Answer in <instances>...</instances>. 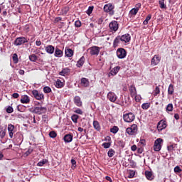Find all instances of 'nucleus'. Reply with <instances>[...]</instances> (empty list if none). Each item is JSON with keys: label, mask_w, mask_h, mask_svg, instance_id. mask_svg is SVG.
<instances>
[{"label": "nucleus", "mask_w": 182, "mask_h": 182, "mask_svg": "<svg viewBox=\"0 0 182 182\" xmlns=\"http://www.w3.org/2000/svg\"><path fill=\"white\" fill-rule=\"evenodd\" d=\"M129 92L132 97L136 96V94L137 93V91H136V87H134V85H131L129 87Z\"/></svg>", "instance_id": "nucleus-23"}, {"label": "nucleus", "mask_w": 182, "mask_h": 182, "mask_svg": "<svg viewBox=\"0 0 182 182\" xmlns=\"http://www.w3.org/2000/svg\"><path fill=\"white\" fill-rule=\"evenodd\" d=\"M141 6V4L139 3L136 5V8L132 9L130 11L129 14L131 15H136L137 12H139V9Z\"/></svg>", "instance_id": "nucleus-18"}, {"label": "nucleus", "mask_w": 182, "mask_h": 182, "mask_svg": "<svg viewBox=\"0 0 182 182\" xmlns=\"http://www.w3.org/2000/svg\"><path fill=\"white\" fill-rule=\"evenodd\" d=\"M54 55L55 58H62V56H63V51L57 47L55 48Z\"/></svg>", "instance_id": "nucleus-20"}, {"label": "nucleus", "mask_w": 182, "mask_h": 182, "mask_svg": "<svg viewBox=\"0 0 182 182\" xmlns=\"http://www.w3.org/2000/svg\"><path fill=\"white\" fill-rule=\"evenodd\" d=\"M136 102H140L141 100V97L140 95H137V93L134 96Z\"/></svg>", "instance_id": "nucleus-48"}, {"label": "nucleus", "mask_w": 182, "mask_h": 182, "mask_svg": "<svg viewBox=\"0 0 182 182\" xmlns=\"http://www.w3.org/2000/svg\"><path fill=\"white\" fill-rule=\"evenodd\" d=\"M70 73V70L68 68H63L59 73L60 76H66L68 73Z\"/></svg>", "instance_id": "nucleus-24"}, {"label": "nucleus", "mask_w": 182, "mask_h": 182, "mask_svg": "<svg viewBox=\"0 0 182 182\" xmlns=\"http://www.w3.org/2000/svg\"><path fill=\"white\" fill-rule=\"evenodd\" d=\"M111 32H116L119 29V23L116 21H112L109 25Z\"/></svg>", "instance_id": "nucleus-8"}, {"label": "nucleus", "mask_w": 182, "mask_h": 182, "mask_svg": "<svg viewBox=\"0 0 182 182\" xmlns=\"http://www.w3.org/2000/svg\"><path fill=\"white\" fill-rule=\"evenodd\" d=\"M35 113H37V114H42L43 113L46 112V108L43 107H36L34 109Z\"/></svg>", "instance_id": "nucleus-14"}, {"label": "nucleus", "mask_w": 182, "mask_h": 182, "mask_svg": "<svg viewBox=\"0 0 182 182\" xmlns=\"http://www.w3.org/2000/svg\"><path fill=\"white\" fill-rule=\"evenodd\" d=\"M71 119L73 120V122L74 123H77V119H79V116L76 115V114H73L72 117H71Z\"/></svg>", "instance_id": "nucleus-43"}, {"label": "nucleus", "mask_w": 182, "mask_h": 182, "mask_svg": "<svg viewBox=\"0 0 182 182\" xmlns=\"http://www.w3.org/2000/svg\"><path fill=\"white\" fill-rule=\"evenodd\" d=\"M31 102V100L29 99V97L28 95H23L21 96V102L23 104L29 103Z\"/></svg>", "instance_id": "nucleus-22"}, {"label": "nucleus", "mask_w": 182, "mask_h": 182, "mask_svg": "<svg viewBox=\"0 0 182 182\" xmlns=\"http://www.w3.org/2000/svg\"><path fill=\"white\" fill-rule=\"evenodd\" d=\"M161 144H163V139L158 138L156 139L154 144V151H160L161 150Z\"/></svg>", "instance_id": "nucleus-3"}, {"label": "nucleus", "mask_w": 182, "mask_h": 182, "mask_svg": "<svg viewBox=\"0 0 182 182\" xmlns=\"http://www.w3.org/2000/svg\"><path fill=\"white\" fill-rule=\"evenodd\" d=\"M97 22L98 25H102V23H103V18H98Z\"/></svg>", "instance_id": "nucleus-56"}, {"label": "nucleus", "mask_w": 182, "mask_h": 182, "mask_svg": "<svg viewBox=\"0 0 182 182\" xmlns=\"http://www.w3.org/2000/svg\"><path fill=\"white\" fill-rule=\"evenodd\" d=\"M8 132L10 139H13L14 134H15V132H16V130L15 129V126L12 124H9L8 125Z\"/></svg>", "instance_id": "nucleus-10"}, {"label": "nucleus", "mask_w": 182, "mask_h": 182, "mask_svg": "<svg viewBox=\"0 0 182 182\" xmlns=\"http://www.w3.org/2000/svg\"><path fill=\"white\" fill-rule=\"evenodd\" d=\"M12 97H14V99H18L19 97V94L16 93V92H14L13 95H12Z\"/></svg>", "instance_id": "nucleus-55"}, {"label": "nucleus", "mask_w": 182, "mask_h": 182, "mask_svg": "<svg viewBox=\"0 0 182 182\" xmlns=\"http://www.w3.org/2000/svg\"><path fill=\"white\" fill-rule=\"evenodd\" d=\"M168 151H173V150L174 149V146L173 145H170L168 146Z\"/></svg>", "instance_id": "nucleus-57"}, {"label": "nucleus", "mask_w": 182, "mask_h": 182, "mask_svg": "<svg viewBox=\"0 0 182 182\" xmlns=\"http://www.w3.org/2000/svg\"><path fill=\"white\" fill-rule=\"evenodd\" d=\"M55 87H58V89L63 87V82L60 80H58L55 82Z\"/></svg>", "instance_id": "nucleus-30"}, {"label": "nucleus", "mask_w": 182, "mask_h": 182, "mask_svg": "<svg viewBox=\"0 0 182 182\" xmlns=\"http://www.w3.org/2000/svg\"><path fill=\"white\" fill-rule=\"evenodd\" d=\"M36 59H38V57H36V55L33 54V55H29V60L31 62H36Z\"/></svg>", "instance_id": "nucleus-36"}, {"label": "nucleus", "mask_w": 182, "mask_h": 182, "mask_svg": "<svg viewBox=\"0 0 182 182\" xmlns=\"http://www.w3.org/2000/svg\"><path fill=\"white\" fill-rule=\"evenodd\" d=\"M28 43V39L24 37H18L14 41V45L16 46H21V45H23V43Z\"/></svg>", "instance_id": "nucleus-6"}, {"label": "nucleus", "mask_w": 182, "mask_h": 182, "mask_svg": "<svg viewBox=\"0 0 182 182\" xmlns=\"http://www.w3.org/2000/svg\"><path fill=\"white\" fill-rule=\"evenodd\" d=\"M74 112L75 113H77V114H83V111L79 108L75 109Z\"/></svg>", "instance_id": "nucleus-53"}, {"label": "nucleus", "mask_w": 182, "mask_h": 182, "mask_svg": "<svg viewBox=\"0 0 182 182\" xmlns=\"http://www.w3.org/2000/svg\"><path fill=\"white\" fill-rule=\"evenodd\" d=\"M145 176L147 180H153V173H151V171H146Z\"/></svg>", "instance_id": "nucleus-29"}, {"label": "nucleus", "mask_w": 182, "mask_h": 182, "mask_svg": "<svg viewBox=\"0 0 182 182\" xmlns=\"http://www.w3.org/2000/svg\"><path fill=\"white\" fill-rule=\"evenodd\" d=\"M126 132L127 134H129V136H134V134L137 133V125L132 124L130 127L127 128Z\"/></svg>", "instance_id": "nucleus-4"}, {"label": "nucleus", "mask_w": 182, "mask_h": 182, "mask_svg": "<svg viewBox=\"0 0 182 182\" xmlns=\"http://www.w3.org/2000/svg\"><path fill=\"white\" fill-rule=\"evenodd\" d=\"M6 112H7V113H12L14 112V108H12V107H9L6 109Z\"/></svg>", "instance_id": "nucleus-54"}, {"label": "nucleus", "mask_w": 182, "mask_h": 182, "mask_svg": "<svg viewBox=\"0 0 182 182\" xmlns=\"http://www.w3.org/2000/svg\"><path fill=\"white\" fill-rule=\"evenodd\" d=\"M139 143H140L141 144H143V146H144V143H146V141H144V139H141V140L139 141Z\"/></svg>", "instance_id": "nucleus-63"}, {"label": "nucleus", "mask_w": 182, "mask_h": 182, "mask_svg": "<svg viewBox=\"0 0 182 182\" xmlns=\"http://www.w3.org/2000/svg\"><path fill=\"white\" fill-rule=\"evenodd\" d=\"M49 136H50V137H51V139H55V137H56L57 134H56L55 132L52 131L49 133Z\"/></svg>", "instance_id": "nucleus-47"}, {"label": "nucleus", "mask_w": 182, "mask_h": 182, "mask_svg": "<svg viewBox=\"0 0 182 182\" xmlns=\"http://www.w3.org/2000/svg\"><path fill=\"white\" fill-rule=\"evenodd\" d=\"M43 92L44 93H50L52 92V89L48 86H46L43 87Z\"/></svg>", "instance_id": "nucleus-41"}, {"label": "nucleus", "mask_w": 182, "mask_h": 182, "mask_svg": "<svg viewBox=\"0 0 182 182\" xmlns=\"http://www.w3.org/2000/svg\"><path fill=\"white\" fill-rule=\"evenodd\" d=\"M166 112H173V104H168L166 106Z\"/></svg>", "instance_id": "nucleus-45"}, {"label": "nucleus", "mask_w": 182, "mask_h": 182, "mask_svg": "<svg viewBox=\"0 0 182 182\" xmlns=\"http://www.w3.org/2000/svg\"><path fill=\"white\" fill-rule=\"evenodd\" d=\"M174 117L176 120H178V119H180V117L177 114H175Z\"/></svg>", "instance_id": "nucleus-64"}, {"label": "nucleus", "mask_w": 182, "mask_h": 182, "mask_svg": "<svg viewBox=\"0 0 182 182\" xmlns=\"http://www.w3.org/2000/svg\"><path fill=\"white\" fill-rule=\"evenodd\" d=\"M111 133H113L114 134H116L117 132H119V127L114 126L112 128L110 129Z\"/></svg>", "instance_id": "nucleus-34"}, {"label": "nucleus", "mask_w": 182, "mask_h": 182, "mask_svg": "<svg viewBox=\"0 0 182 182\" xmlns=\"http://www.w3.org/2000/svg\"><path fill=\"white\" fill-rule=\"evenodd\" d=\"M93 126H94V128L95 129V130H97V131L100 130V124H99V122L94 121Z\"/></svg>", "instance_id": "nucleus-32"}, {"label": "nucleus", "mask_w": 182, "mask_h": 182, "mask_svg": "<svg viewBox=\"0 0 182 182\" xmlns=\"http://www.w3.org/2000/svg\"><path fill=\"white\" fill-rule=\"evenodd\" d=\"M46 52L50 55H53L55 52V47L52 45H48L46 47Z\"/></svg>", "instance_id": "nucleus-19"}, {"label": "nucleus", "mask_w": 182, "mask_h": 182, "mask_svg": "<svg viewBox=\"0 0 182 182\" xmlns=\"http://www.w3.org/2000/svg\"><path fill=\"white\" fill-rule=\"evenodd\" d=\"M12 59L14 63H18V62H19V60H18V55L16 53L13 55Z\"/></svg>", "instance_id": "nucleus-40"}, {"label": "nucleus", "mask_w": 182, "mask_h": 182, "mask_svg": "<svg viewBox=\"0 0 182 182\" xmlns=\"http://www.w3.org/2000/svg\"><path fill=\"white\" fill-rule=\"evenodd\" d=\"M81 85L84 87H87V86H89V80L86 78H82L81 79Z\"/></svg>", "instance_id": "nucleus-26"}, {"label": "nucleus", "mask_w": 182, "mask_h": 182, "mask_svg": "<svg viewBox=\"0 0 182 182\" xmlns=\"http://www.w3.org/2000/svg\"><path fill=\"white\" fill-rule=\"evenodd\" d=\"M60 21H62V18H60V17H57V18L55 19V22H60Z\"/></svg>", "instance_id": "nucleus-62"}, {"label": "nucleus", "mask_w": 182, "mask_h": 182, "mask_svg": "<svg viewBox=\"0 0 182 182\" xmlns=\"http://www.w3.org/2000/svg\"><path fill=\"white\" fill-rule=\"evenodd\" d=\"M104 11L109 15H114V5L109 3L104 6Z\"/></svg>", "instance_id": "nucleus-1"}, {"label": "nucleus", "mask_w": 182, "mask_h": 182, "mask_svg": "<svg viewBox=\"0 0 182 182\" xmlns=\"http://www.w3.org/2000/svg\"><path fill=\"white\" fill-rule=\"evenodd\" d=\"M72 168H76V161L75 159H71Z\"/></svg>", "instance_id": "nucleus-50"}, {"label": "nucleus", "mask_w": 182, "mask_h": 182, "mask_svg": "<svg viewBox=\"0 0 182 182\" xmlns=\"http://www.w3.org/2000/svg\"><path fill=\"white\" fill-rule=\"evenodd\" d=\"M110 146H112L110 142H105L102 144V147H104V149H109Z\"/></svg>", "instance_id": "nucleus-44"}, {"label": "nucleus", "mask_w": 182, "mask_h": 182, "mask_svg": "<svg viewBox=\"0 0 182 182\" xmlns=\"http://www.w3.org/2000/svg\"><path fill=\"white\" fill-rule=\"evenodd\" d=\"M65 55H67L68 58H72L73 56V51L72 49H65Z\"/></svg>", "instance_id": "nucleus-28"}, {"label": "nucleus", "mask_w": 182, "mask_h": 182, "mask_svg": "<svg viewBox=\"0 0 182 182\" xmlns=\"http://www.w3.org/2000/svg\"><path fill=\"white\" fill-rule=\"evenodd\" d=\"M64 141L65 143H70L72 142V140H73V135L72 134H66L65 136H64Z\"/></svg>", "instance_id": "nucleus-21"}, {"label": "nucleus", "mask_w": 182, "mask_h": 182, "mask_svg": "<svg viewBox=\"0 0 182 182\" xmlns=\"http://www.w3.org/2000/svg\"><path fill=\"white\" fill-rule=\"evenodd\" d=\"M120 43H123L122 42V39L120 38V36H119L114 39V43H113V46H119V45H120Z\"/></svg>", "instance_id": "nucleus-25"}, {"label": "nucleus", "mask_w": 182, "mask_h": 182, "mask_svg": "<svg viewBox=\"0 0 182 182\" xmlns=\"http://www.w3.org/2000/svg\"><path fill=\"white\" fill-rule=\"evenodd\" d=\"M114 150L113 149H110L107 153L108 157H113L114 156Z\"/></svg>", "instance_id": "nucleus-42"}, {"label": "nucleus", "mask_w": 182, "mask_h": 182, "mask_svg": "<svg viewBox=\"0 0 182 182\" xmlns=\"http://www.w3.org/2000/svg\"><path fill=\"white\" fill-rule=\"evenodd\" d=\"M175 173H181V168H180V166H177L174 168Z\"/></svg>", "instance_id": "nucleus-52"}, {"label": "nucleus", "mask_w": 182, "mask_h": 182, "mask_svg": "<svg viewBox=\"0 0 182 182\" xmlns=\"http://www.w3.org/2000/svg\"><path fill=\"white\" fill-rule=\"evenodd\" d=\"M142 109H144V110H147V109H149L150 107V103L146 102V103H144L141 105Z\"/></svg>", "instance_id": "nucleus-37"}, {"label": "nucleus", "mask_w": 182, "mask_h": 182, "mask_svg": "<svg viewBox=\"0 0 182 182\" xmlns=\"http://www.w3.org/2000/svg\"><path fill=\"white\" fill-rule=\"evenodd\" d=\"M75 25L76 28H80V26H82V23L80 22V21H76L75 22Z\"/></svg>", "instance_id": "nucleus-51"}, {"label": "nucleus", "mask_w": 182, "mask_h": 182, "mask_svg": "<svg viewBox=\"0 0 182 182\" xmlns=\"http://www.w3.org/2000/svg\"><path fill=\"white\" fill-rule=\"evenodd\" d=\"M168 93L169 95H173V93H174V87L173 86L172 84L169 85V87L168 88Z\"/></svg>", "instance_id": "nucleus-31"}, {"label": "nucleus", "mask_w": 182, "mask_h": 182, "mask_svg": "<svg viewBox=\"0 0 182 182\" xmlns=\"http://www.w3.org/2000/svg\"><path fill=\"white\" fill-rule=\"evenodd\" d=\"M119 70H120L119 66L114 67L110 70L109 73L108 74L109 77H110V76H116V75L119 73Z\"/></svg>", "instance_id": "nucleus-15"}, {"label": "nucleus", "mask_w": 182, "mask_h": 182, "mask_svg": "<svg viewBox=\"0 0 182 182\" xmlns=\"http://www.w3.org/2000/svg\"><path fill=\"white\" fill-rule=\"evenodd\" d=\"M119 38L122 43H127V42H130V39H132L130 34H124L119 36Z\"/></svg>", "instance_id": "nucleus-13"}, {"label": "nucleus", "mask_w": 182, "mask_h": 182, "mask_svg": "<svg viewBox=\"0 0 182 182\" xmlns=\"http://www.w3.org/2000/svg\"><path fill=\"white\" fill-rule=\"evenodd\" d=\"M73 102L75 105L77 106V107H82V102L80 97L75 96L73 99Z\"/></svg>", "instance_id": "nucleus-17"}, {"label": "nucleus", "mask_w": 182, "mask_h": 182, "mask_svg": "<svg viewBox=\"0 0 182 182\" xmlns=\"http://www.w3.org/2000/svg\"><path fill=\"white\" fill-rule=\"evenodd\" d=\"M107 99L109 102L114 103V102L117 100V95H116L113 92H109L107 94Z\"/></svg>", "instance_id": "nucleus-12"}, {"label": "nucleus", "mask_w": 182, "mask_h": 182, "mask_svg": "<svg viewBox=\"0 0 182 182\" xmlns=\"http://www.w3.org/2000/svg\"><path fill=\"white\" fill-rule=\"evenodd\" d=\"M33 151V149L29 148L28 149L27 151H26L24 154H23V156L24 157H28V156H29V154H31V153H32Z\"/></svg>", "instance_id": "nucleus-39"}, {"label": "nucleus", "mask_w": 182, "mask_h": 182, "mask_svg": "<svg viewBox=\"0 0 182 182\" xmlns=\"http://www.w3.org/2000/svg\"><path fill=\"white\" fill-rule=\"evenodd\" d=\"M167 127V124L165 121L161 120L157 125V129L159 132H161V130H164V129H166Z\"/></svg>", "instance_id": "nucleus-16"}, {"label": "nucleus", "mask_w": 182, "mask_h": 182, "mask_svg": "<svg viewBox=\"0 0 182 182\" xmlns=\"http://www.w3.org/2000/svg\"><path fill=\"white\" fill-rule=\"evenodd\" d=\"M160 60H161V57L159 56V55H155L151 60V66H157L160 63Z\"/></svg>", "instance_id": "nucleus-9"}, {"label": "nucleus", "mask_w": 182, "mask_h": 182, "mask_svg": "<svg viewBox=\"0 0 182 182\" xmlns=\"http://www.w3.org/2000/svg\"><path fill=\"white\" fill-rule=\"evenodd\" d=\"M151 19V15L149 14L146 19L144 21V25H147L149 23V21H150Z\"/></svg>", "instance_id": "nucleus-38"}, {"label": "nucleus", "mask_w": 182, "mask_h": 182, "mask_svg": "<svg viewBox=\"0 0 182 182\" xmlns=\"http://www.w3.org/2000/svg\"><path fill=\"white\" fill-rule=\"evenodd\" d=\"M159 5L161 9H166L167 6L164 4V0H159Z\"/></svg>", "instance_id": "nucleus-33"}, {"label": "nucleus", "mask_w": 182, "mask_h": 182, "mask_svg": "<svg viewBox=\"0 0 182 182\" xmlns=\"http://www.w3.org/2000/svg\"><path fill=\"white\" fill-rule=\"evenodd\" d=\"M36 46H41V45H42V42L41 41H36Z\"/></svg>", "instance_id": "nucleus-60"}, {"label": "nucleus", "mask_w": 182, "mask_h": 182, "mask_svg": "<svg viewBox=\"0 0 182 182\" xmlns=\"http://www.w3.org/2000/svg\"><path fill=\"white\" fill-rule=\"evenodd\" d=\"M19 75H25V70H18Z\"/></svg>", "instance_id": "nucleus-61"}, {"label": "nucleus", "mask_w": 182, "mask_h": 182, "mask_svg": "<svg viewBox=\"0 0 182 182\" xmlns=\"http://www.w3.org/2000/svg\"><path fill=\"white\" fill-rule=\"evenodd\" d=\"M131 150H132V151H136V150H137V146L133 145V146L131 147Z\"/></svg>", "instance_id": "nucleus-58"}, {"label": "nucleus", "mask_w": 182, "mask_h": 182, "mask_svg": "<svg viewBox=\"0 0 182 182\" xmlns=\"http://www.w3.org/2000/svg\"><path fill=\"white\" fill-rule=\"evenodd\" d=\"M6 134V132H5V130H1L0 131V137L1 139H4V137H5Z\"/></svg>", "instance_id": "nucleus-49"}, {"label": "nucleus", "mask_w": 182, "mask_h": 182, "mask_svg": "<svg viewBox=\"0 0 182 182\" xmlns=\"http://www.w3.org/2000/svg\"><path fill=\"white\" fill-rule=\"evenodd\" d=\"M46 163H48V160L43 159L42 161H39L37 164V166H38V167H42V166H43L44 164H46Z\"/></svg>", "instance_id": "nucleus-35"}, {"label": "nucleus", "mask_w": 182, "mask_h": 182, "mask_svg": "<svg viewBox=\"0 0 182 182\" xmlns=\"http://www.w3.org/2000/svg\"><path fill=\"white\" fill-rule=\"evenodd\" d=\"M160 93V88L159 87H156L154 91V96H157Z\"/></svg>", "instance_id": "nucleus-46"}, {"label": "nucleus", "mask_w": 182, "mask_h": 182, "mask_svg": "<svg viewBox=\"0 0 182 182\" xmlns=\"http://www.w3.org/2000/svg\"><path fill=\"white\" fill-rule=\"evenodd\" d=\"M87 50L89 53L92 55V56L95 55L97 56V55H99V52H100V48L97 46H92V47H90Z\"/></svg>", "instance_id": "nucleus-7"}, {"label": "nucleus", "mask_w": 182, "mask_h": 182, "mask_svg": "<svg viewBox=\"0 0 182 182\" xmlns=\"http://www.w3.org/2000/svg\"><path fill=\"white\" fill-rule=\"evenodd\" d=\"M84 63H85V57L82 56L77 63V68H80L83 66Z\"/></svg>", "instance_id": "nucleus-27"}, {"label": "nucleus", "mask_w": 182, "mask_h": 182, "mask_svg": "<svg viewBox=\"0 0 182 182\" xmlns=\"http://www.w3.org/2000/svg\"><path fill=\"white\" fill-rule=\"evenodd\" d=\"M92 11H93V8L89 7L87 14L89 15L90 14H92Z\"/></svg>", "instance_id": "nucleus-59"}, {"label": "nucleus", "mask_w": 182, "mask_h": 182, "mask_svg": "<svg viewBox=\"0 0 182 182\" xmlns=\"http://www.w3.org/2000/svg\"><path fill=\"white\" fill-rule=\"evenodd\" d=\"M123 119L127 123H132L136 119V116L134 114L129 112L123 115Z\"/></svg>", "instance_id": "nucleus-2"}, {"label": "nucleus", "mask_w": 182, "mask_h": 182, "mask_svg": "<svg viewBox=\"0 0 182 182\" xmlns=\"http://www.w3.org/2000/svg\"><path fill=\"white\" fill-rule=\"evenodd\" d=\"M117 56L119 59H124L127 56V53L124 48H120L117 50Z\"/></svg>", "instance_id": "nucleus-5"}, {"label": "nucleus", "mask_w": 182, "mask_h": 182, "mask_svg": "<svg viewBox=\"0 0 182 182\" xmlns=\"http://www.w3.org/2000/svg\"><path fill=\"white\" fill-rule=\"evenodd\" d=\"M32 95L36 100H42V99H44V95L36 90L32 91Z\"/></svg>", "instance_id": "nucleus-11"}]
</instances>
